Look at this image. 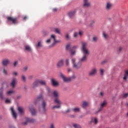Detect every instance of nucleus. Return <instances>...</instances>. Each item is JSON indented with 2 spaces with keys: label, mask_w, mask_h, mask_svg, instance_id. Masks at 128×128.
<instances>
[{
  "label": "nucleus",
  "mask_w": 128,
  "mask_h": 128,
  "mask_svg": "<svg viewBox=\"0 0 128 128\" xmlns=\"http://www.w3.org/2000/svg\"><path fill=\"white\" fill-rule=\"evenodd\" d=\"M82 47L81 50L82 52L83 56L80 58V61L76 62V58H72L71 59V62L72 64V66L74 70H80L82 68V62H86L88 60V56H90V50L88 48V43L86 42H82Z\"/></svg>",
  "instance_id": "1"
},
{
  "label": "nucleus",
  "mask_w": 128,
  "mask_h": 128,
  "mask_svg": "<svg viewBox=\"0 0 128 128\" xmlns=\"http://www.w3.org/2000/svg\"><path fill=\"white\" fill-rule=\"evenodd\" d=\"M46 42V44H50L51 42H52V44L50 46V48H52V46L60 42V40H56V36L54 34H52L50 38L48 39Z\"/></svg>",
  "instance_id": "2"
},
{
  "label": "nucleus",
  "mask_w": 128,
  "mask_h": 128,
  "mask_svg": "<svg viewBox=\"0 0 128 128\" xmlns=\"http://www.w3.org/2000/svg\"><path fill=\"white\" fill-rule=\"evenodd\" d=\"M78 46H74L72 47V48L70 47V44H68L66 46V49L68 50H70V54L72 56H74V54H76V50H76L78 48Z\"/></svg>",
  "instance_id": "3"
},
{
  "label": "nucleus",
  "mask_w": 128,
  "mask_h": 128,
  "mask_svg": "<svg viewBox=\"0 0 128 128\" xmlns=\"http://www.w3.org/2000/svg\"><path fill=\"white\" fill-rule=\"evenodd\" d=\"M54 102H55V104H56L58 105L53 106H52V110H54V108H60V105L62 103V101H60V97L56 98L54 99Z\"/></svg>",
  "instance_id": "4"
},
{
  "label": "nucleus",
  "mask_w": 128,
  "mask_h": 128,
  "mask_svg": "<svg viewBox=\"0 0 128 128\" xmlns=\"http://www.w3.org/2000/svg\"><path fill=\"white\" fill-rule=\"evenodd\" d=\"M46 102L44 100H43L41 104V106L39 108V110L41 114H46Z\"/></svg>",
  "instance_id": "5"
},
{
  "label": "nucleus",
  "mask_w": 128,
  "mask_h": 128,
  "mask_svg": "<svg viewBox=\"0 0 128 128\" xmlns=\"http://www.w3.org/2000/svg\"><path fill=\"white\" fill-rule=\"evenodd\" d=\"M98 73V70L96 68H92L88 72V76H94L96 74Z\"/></svg>",
  "instance_id": "6"
},
{
  "label": "nucleus",
  "mask_w": 128,
  "mask_h": 128,
  "mask_svg": "<svg viewBox=\"0 0 128 128\" xmlns=\"http://www.w3.org/2000/svg\"><path fill=\"white\" fill-rule=\"evenodd\" d=\"M60 76L62 78L64 82H70V77H66L62 73H60Z\"/></svg>",
  "instance_id": "7"
},
{
  "label": "nucleus",
  "mask_w": 128,
  "mask_h": 128,
  "mask_svg": "<svg viewBox=\"0 0 128 128\" xmlns=\"http://www.w3.org/2000/svg\"><path fill=\"white\" fill-rule=\"evenodd\" d=\"M30 122H32L34 124V122H36V120L30 118H26V121L23 122V124L26 126V124H28Z\"/></svg>",
  "instance_id": "8"
},
{
  "label": "nucleus",
  "mask_w": 128,
  "mask_h": 128,
  "mask_svg": "<svg viewBox=\"0 0 128 128\" xmlns=\"http://www.w3.org/2000/svg\"><path fill=\"white\" fill-rule=\"evenodd\" d=\"M105 8L106 10H110L112 8V4L110 2H108L106 4Z\"/></svg>",
  "instance_id": "9"
},
{
  "label": "nucleus",
  "mask_w": 128,
  "mask_h": 128,
  "mask_svg": "<svg viewBox=\"0 0 128 128\" xmlns=\"http://www.w3.org/2000/svg\"><path fill=\"white\" fill-rule=\"evenodd\" d=\"M7 20L9 22H12V24H16V18L8 16L7 18Z\"/></svg>",
  "instance_id": "10"
},
{
  "label": "nucleus",
  "mask_w": 128,
  "mask_h": 128,
  "mask_svg": "<svg viewBox=\"0 0 128 128\" xmlns=\"http://www.w3.org/2000/svg\"><path fill=\"white\" fill-rule=\"evenodd\" d=\"M84 8H90V3L88 2V0H84Z\"/></svg>",
  "instance_id": "11"
},
{
  "label": "nucleus",
  "mask_w": 128,
  "mask_h": 128,
  "mask_svg": "<svg viewBox=\"0 0 128 128\" xmlns=\"http://www.w3.org/2000/svg\"><path fill=\"white\" fill-rule=\"evenodd\" d=\"M51 84H52L53 86H58L59 84L58 82L54 78L51 79Z\"/></svg>",
  "instance_id": "12"
},
{
  "label": "nucleus",
  "mask_w": 128,
  "mask_h": 128,
  "mask_svg": "<svg viewBox=\"0 0 128 128\" xmlns=\"http://www.w3.org/2000/svg\"><path fill=\"white\" fill-rule=\"evenodd\" d=\"M43 99H44V96H42V94H40L39 96H38L34 102L35 104H38V102H40Z\"/></svg>",
  "instance_id": "13"
},
{
  "label": "nucleus",
  "mask_w": 128,
  "mask_h": 128,
  "mask_svg": "<svg viewBox=\"0 0 128 128\" xmlns=\"http://www.w3.org/2000/svg\"><path fill=\"white\" fill-rule=\"evenodd\" d=\"M38 80H35L32 85V88H38Z\"/></svg>",
  "instance_id": "14"
},
{
  "label": "nucleus",
  "mask_w": 128,
  "mask_h": 128,
  "mask_svg": "<svg viewBox=\"0 0 128 128\" xmlns=\"http://www.w3.org/2000/svg\"><path fill=\"white\" fill-rule=\"evenodd\" d=\"M2 64L4 66H8V65L10 64V60H8V59L4 60L2 62Z\"/></svg>",
  "instance_id": "15"
},
{
  "label": "nucleus",
  "mask_w": 128,
  "mask_h": 128,
  "mask_svg": "<svg viewBox=\"0 0 128 128\" xmlns=\"http://www.w3.org/2000/svg\"><path fill=\"white\" fill-rule=\"evenodd\" d=\"M88 106H90V102H88L84 101L82 102V108H86Z\"/></svg>",
  "instance_id": "16"
},
{
  "label": "nucleus",
  "mask_w": 128,
  "mask_h": 128,
  "mask_svg": "<svg viewBox=\"0 0 128 128\" xmlns=\"http://www.w3.org/2000/svg\"><path fill=\"white\" fill-rule=\"evenodd\" d=\"M30 110L31 112V114L32 116H34L36 114V109L32 106H30L29 107Z\"/></svg>",
  "instance_id": "17"
},
{
  "label": "nucleus",
  "mask_w": 128,
  "mask_h": 128,
  "mask_svg": "<svg viewBox=\"0 0 128 128\" xmlns=\"http://www.w3.org/2000/svg\"><path fill=\"white\" fill-rule=\"evenodd\" d=\"M58 68H62L64 66V60L62 59L60 60L56 64Z\"/></svg>",
  "instance_id": "18"
},
{
  "label": "nucleus",
  "mask_w": 128,
  "mask_h": 128,
  "mask_svg": "<svg viewBox=\"0 0 128 128\" xmlns=\"http://www.w3.org/2000/svg\"><path fill=\"white\" fill-rule=\"evenodd\" d=\"M106 106V102H104L103 103H102L100 105V108L98 110V112H102V109L104 108V106Z\"/></svg>",
  "instance_id": "19"
},
{
  "label": "nucleus",
  "mask_w": 128,
  "mask_h": 128,
  "mask_svg": "<svg viewBox=\"0 0 128 128\" xmlns=\"http://www.w3.org/2000/svg\"><path fill=\"white\" fill-rule=\"evenodd\" d=\"M16 78H13L10 86H12V88H14V86H16Z\"/></svg>",
  "instance_id": "20"
},
{
  "label": "nucleus",
  "mask_w": 128,
  "mask_h": 128,
  "mask_svg": "<svg viewBox=\"0 0 128 128\" xmlns=\"http://www.w3.org/2000/svg\"><path fill=\"white\" fill-rule=\"evenodd\" d=\"M0 72H3L4 74L8 76V70L4 68V67H2L0 68Z\"/></svg>",
  "instance_id": "21"
},
{
  "label": "nucleus",
  "mask_w": 128,
  "mask_h": 128,
  "mask_svg": "<svg viewBox=\"0 0 128 128\" xmlns=\"http://www.w3.org/2000/svg\"><path fill=\"white\" fill-rule=\"evenodd\" d=\"M52 94L54 96V98H60V92H58V91L55 90L54 91Z\"/></svg>",
  "instance_id": "22"
},
{
  "label": "nucleus",
  "mask_w": 128,
  "mask_h": 128,
  "mask_svg": "<svg viewBox=\"0 0 128 128\" xmlns=\"http://www.w3.org/2000/svg\"><path fill=\"white\" fill-rule=\"evenodd\" d=\"M38 82L41 86H46V82L44 80H38Z\"/></svg>",
  "instance_id": "23"
},
{
  "label": "nucleus",
  "mask_w": 128,
  "mask_h": 128,
  "mask_svg": "<svg viewBox=\"0 0 128 128\" xmlns=\"http://www.w3.org/2000/svg\"><path fill=\"white\" fill-rule=\"evenodd\" d=\"M76 10L70 12L68 14V16L70 18H73V16H76Z\"/></svg>",
  "instance_id": "24"
},
{
  "label": "nucleus",
  "mask_w": 128,
  "mask_h": 128,
  "mask_svg": "<svg viewBox=\"0 0 128 128\" xmlns=\"http://www.w3.org/2000/svg\"><path fill=\"white\" fill-rule=\"evenodd\" d=\"M10 110H11V112H12L13 118H14L16 119V112L14 110L13 108H11Z\"/></svg>",
  "instance_id": "25"
},
{
  "label": "nucleus",
  "mask_w": 128,
  "mask_h": 128,
  "mask_svg": "<svg viewBox=\"0 0 128 128\" xmlns=\"http://www.w3.org/2000/svg\"><path fill=\"white\" fill-rule=\"evenodd\" d=\"M18 112L20 114H24V108H22V107H18Z\"/></svg>",
  "instance_id": "26"
},
{
  "label": "nucleus",
  "mask_w": 128,
  "mask_h": 128,
  "mask_svg": "<svg viewBox=\"0 0 128 128\" xmlns=\"http://www.w3.org/2000/svg\"><path fill=\"white\" fill-rule=\"evenodd\" d=\"M128 76V70H126L125 71V74H124V76L123 78V79L124 80H126Z\"/></svg>",
  "instance_id": "27"
},
{
  "label": "nucleus",
  "mask_w": 128,
  "mask_h": 128,
  "mask_svg": "<svg viewBox=\"0 0 128 128\" xmlns=\"http://www.w3.org/2000/svg\"><path fill=\"white\" fill-rule=\"evenodd\" d=\"M2 92H4V88H0V98L2 100H4V95L2 94Z\"/></svg>",
  "instance_id": "28"
},
{
  "label": "nucleus",
  "mask_w": 128,
  "mask_h": 128,
  "mask_svg": "<svg viewBox=\"0 0 128 128\" xmlns=\"http://www.w3.org/2000/svg\"><path fill=\"white\" fill-rule=\"evenodd\" d=\"M42 42L38 41V44H36V48H42Z\"/></svg>",
  "instance_id": "29"
},
{
  "label": "nucleus",
  "mask_w": 128,
  "mask_h": 128,
  "mask_svg": "<svg viewBox=\"0 0 128 128\" xmlns=\"http://www.w3.org/2000/svg\"><path fill=\"white\" fill-rule=\"evenodd\" d=\"M72 112H78L80 110V109L78 108H76L72 109Z\"/></svg>",
  "instance_id": "30"
},
{
  "label": "nucleus",
  "mask_w": 128,
  "mask_h": 128,
  "mask_svg": "<svg viewBox=\"0 0 128 128\" xmlns=\"http://www.w3.org/2000/svg\"><path fill=\"white\" fill-rule=\"evenodd\" d=\"M54 32H56V34H60V30L58 28H55L54 29Z\"/></svg>",
  "instance_id": "31"
},
{
  "label": "nucleus",
  "mask_w": 128,
  "mask_h": 128,
  "mask_svg": "<svg viewBox=\"0 0 128 128\" xmlns=\"http://www.w3.org/2000/svg\"><path fill=\"white\" fill-rule=\"evenodd\" d=\"M21 79H22V82H26V78L24 75H22L21 76Z\"/></svg>",
  "instance_id": "32"
},
{
  "label": "nucleus",
  "mask_w": 128,
  "mask_h": 128,
  "mask_svg": "<svg viewBox=\"0 0 128 128\" xmlns=\"http://www.w3.org/2000/svg\"><path fill=\"white\" fill-rule=\"evenodd\" d=\"M14 93V90H9L6 92L7 96H10L11 94H12Z\"/></svg>",
  "instance_id": "33"
},
{
  "label": "nucleus",
  "mask_w": 128,
  "mask_h": 128,
  "mask_svg": "<svg viewBox=\"0 0 128 128\" xmlns=\"http://www.w3.org/2000/svg\"><path fill=\"white\" fill-rule=\"evenodd\" d=\"M25 48H26V50H27L28 52H32V48L28 46H25Z\"/></svg>",
  "instance_id": "34"
},
{
  "label": "nucleus",
  "mask_w": 128,
  "mask_h": 128,
  "mask_svg": "<svg viewBox=\"0 0 128 128\" xmlns=\"http://www.w3.org/2000/svg\"><path fill=\"white\" fill-rule=\"evenodd\" d=\"M98 36H94L92 38V42H98Z\"/></svg>",
  "instance_id": "35"
},
{
  "label": "nucleus",
  "mask_w": 128,
  "mask_h": 128,
  "mask_svg": "<svg viewBox=\"0 0 128 128\" xmlns=\"http://www.w3.org/2000/svg\"><path fill=\"white\" fill-rule=\"evenodd\" d=\"M73 126L74 128H82L80 126V124H73Z\"/></svg>",
  "instance_id": "36"
},
{
  "label": "nucleus",
  "mask_w": 128,
  "mask_h": 128,
  "mask_svg": "<svg viewBox=\"0 0 128 128\" xmlns=\"http://www.w3.org/2000/svg\"><path fill=\"white\" fill-rule=\"evenodd\" d=\"M66 65L67 66H70V59H66Z\"/></svg>",
  "instance_id": "37"
},
{
  "label": "nucleus",
  "mask_w": 128,
  "mask_h": 128,
  "mask_svg": "<svg viewBox=\"0 0 128 128\" xmlns=\"http://www.w3.org/2000/svg\"><path fill=\"white\" fill-rule=\"evenodd\" d=\"M70 78V82H72V80H76V76L73 75L70 77H69Z\"/></svg>",
  "instance_id": "38"
},
{
  "label": "nucleus",
  "mask_w": 128,
  "mask_h": 128,
  "mask_svg": "<svg viewBox=\"0 0 128 128\" xmlns=\"http://www.w3.org/2000/svg\"><path fill=\"white\" fill-rule=\"evenodd\" d=\"M78 32H74L73 34L74 38H78Z\"/></svg>",
  "instance_id": "39"
},
{
  "label": "nucleus",
  "mask_w": 128,
  "mask_h": 128,
  "mask_svg": "<svg viewBox=\"0 0 128 128\" xmlns=\"http://www.w3.org/2000/svg\"><path fill=\"white\" fill-rule=\"evenodd\" d=\"M12 74L14 76H18V72H12Z\"/></svg>",
  "instance_id": "40"
},
{
  "label": "nucleus",
  "mask_w": 128,
  "mask_h": 128,
  "mask_svg": "<svg viewBox=\"0 0 128 128\" xmlns=\"http://www.w3.org/2000/svg\"><path fill=\"white\" fill-rule=\"evenodd\" d=\"M104 69H100V74L101 76H104Z\"/></svg>",
  "instance_id": "41"
},
{
  "label": "nucleus",
  "mask_w": 128,
  "mask_h": 128,
  "mask_svg": "<svg viewBox=\"0 0 128 128\" xmlns=\"http://www.w3.org/2000/svg\"><path fill=\"white\" fill-rule=\"evenodd\" d=\"M103 36L104 38H108V35L106 34V32H103Z\"/></svg>",
  "instance_id": "42"
},
{
  "label": "nucleus",
  "mask_w": 128,
  "mask_h": 128,
  "mask_svg": "<svg viewBox=\"0 0 128 128\" xmlns=\"http://www.w3.org/2000/svg\"><path fill=\"white\" fill-rule=\"evenodd\" d=\"M127 96H128V93L125 94L123 95L124 98H126Z\"/></svg>",
  "instance_id": "43"
},
{
  "label": "nucleus",
  "mask_w": 128,
  "mask_h": 128,
  "mask_svg": "<svg viewBox=\"0 0 128 128\" xmlns=\"http://www.w3.org/2000/svg\"><path fill=\"white\" fill-rule=\"evenodd\" d=\"M49 128H54V124L52 123L50 124V126Z\"/></svg>",
  "instance_id": "44"
},
{
  "label": "nucleus",
  "mask_w": 128,
  "mask_h": 128,
  "mask_svg": "<svg viewBox=\"0 0 128 128\" xmlns=\"http://www.w3.org/2000/svg\"><path fill=\"white\" fill-rule=\"evenodd\" d=\"M5 102L6 104H10V100H8V99H6L5 101Z\"/></svg>",
  "instance_id": "45"
},
{
  "label": "nucleus",
  "mask_w": 128,
  "mask_h": 128,
  "mask_svg": "<svg viewBox=\"0 0 128 128\" xmlns=\"http://www.w3.org/2000/svg\"><path fill=\"white\" fill-rule=\"evenodd\" d=\"M93 122L95 124H96L98 123V118H95Z\"/></svg>",
  "instance_id": "46"
},
{
  "label": "nucleus",
  "mask_w": 128,
  "mask_h": 128,
  "mask_svg": "<svg viewBox=\"0 0 128 128\" xmlns=\"http://www.w3.org/2000/svg\"><path fill=\"white\" fill-rule=\"evenodd\" d=\"M46 90L48 92V94L50 92V88L48 87L46 88Z\"/></svg>",
  "instance_id": "47"
},
{
  "label": "nucleus",
  "mask_w": 128,
  "mask_h": 128,
  "mask_svg": "<svg viewBox=\"0 0 128 128\" xmlns=\"http://www.w3.org/2000/svg\"><path fill=\"white\" fill-rule=\"evenodd\" d=\"M66 40H70V34H66Z\"/></svg>",
  "instance_id": "48"
},
{
  "label": "nucleus",
  "mask_w": 128,
  "mask_h": 128,
  "mask_svg": "<svg viewBox=\"0 0 128 128\" xmlns=\"http://www.w3.org/2000/svg\"><path fill=\"white\" fill-rule=\"evenodd\" d=\"M18 61H15L14 64V66H18Z\"/></svg>",
  "instance_id": "49"
},
{
  "label": "nucleus",
  "mask_w": 128,
  "mask_h": 128,
  "mask_svg": "<svg viewBox=\"0 0 128 128\" xmlns=\"http://www.w3.org/2000/svg\"><path fill=\"white\" fill-rule=\"evenodd\" d=\"M104 92H100V96H104Z\"/></svg>",
  "instance_id": "50"
},
{
  "label": "nucleus",
  "mask_w": 128,
  "mask_h": 128,
  "mask_svg": "<svg viewBox=\"0 0 128 128\" xmlns=\"http://www.w3.org/2000/svg\"><path fill=\"white\" fill-rule=\"evenodd\" d=\"M52 10H53L54 12H58V8H53Z\"/></svg>",
  "instance_id": "51"
},
{
  "label": "nucleus",
  "mask_w": 128,
  "mask_h": 128,
  "mask_svg": "<svg viewBox=\"0 0 128 128\" xmlns=\"http://www.w3.org/2000/svg\"><path fill=\"white\" fill-rule=\"evenodd\" d=\"M34 76H28L29 80H32Z\"/></svg>",
  "instance_id": "52"
},
{
  "label": "nucleus",
  "mask_w": 128,
  "mask_h": 128,
  "mask_svg": "<svg viewBox=\"0 0 128 128\" xmlns=\"http://www.w3.org/2000/svg\"><path fill=\"white\" fill-rule=\"evenodd\" d=\"M66 114L68 113V112H70V109H68L66 111Z\"/></svg>",
  "instance_id": "53"
},
{
  "label": "nucleus",
  "mask_w": 128,
  "mask_h": 128,
  "mask_svg": "<svg viewBox=\"0 0 128 128\" xmlns=\"http://www.w3.org/2000/svg\"><path fill=\"white\" fill-rule=\"evenodd\" d=\"M122 48L120 47L118 48V52H122Z\"/></svg>",
  "instance_id": "54"
},
{
  "label": "nucleus",
  "mask_w": 128,
  "mask_h": 128,
  "mask_svg": "<svg viewBox=\"0 0 128 128\" xmlns=\"http://www.w3.org/2000/svg\"><path fill=\"white\" fill-rule=\"evenodd\" d=\"M79 36H82V32H79Z\"/></svg>",
  "instance_id": "55"
},
{
  "label": "nucleus",
  "mask_w": 128,
  "mask_h": 128,
  "mask_svg": "<svg viewBox=\"0 0 128 128\" xmlns=\"http://www.w3.org/2000/svg\"><path fill=\"white\" fill-rule=\"evenodd\" d=\"M24 70H28V67L24 68Z\"/></svg>",
  "instance_id": "56"
},
{
  "label": "nucleus",
  "mask_w": 128,
  "mask_h": 128,
  "mask_svg": "<svg viewBox=\"0 0 128 128\" xmlns=\"http://www.w3.org/2000/svg\"><path fill=\"white\" fill-rule=\"evenodd\" d=\"M68 72H72V70H70V68H68Z\"/></svg>",
  "instance_id": "57"
},
{
  "label": "nucleus",
  "mask_w": 128,
  "mask_h": 128,
  "mask_svg": "<svg viewBox=\"0 0 128 128\" xmlns=\"http://www.w3.org/2000/svg\"><path fill=\"white\" fill-rule=\"evenodd\" d=\"M26 18H28V17H26V16H24V20H26Z\"/></svg>",
  "instance_id": "58"
},
{
  "label": "nucleus",
  "mask_w": 128,
  "mask_h": 128,
  "mask_svg": "<svg viewBox=\"0 0 128 128\" xmlns=\"http://www.w3.org/2000/svg\"><path fill=\"white\" fill-rule=\"evenodd\" d=\"M104 62H106V60L104 61V62H102V64H104Z\"/></svg>",
  "instance_id": "59"
},
{
  "label": "nucleus",
  "mask_w": 128,
  "mask_h": 128,
  "mask_svg": "<svg viewBox=\"0 0 128 128\" xmlns=\"http://www.w3.org/2000/svg\"><path fill=\"white\" fill-rule=\"evenodd\" d=\"M10 128H14V126H12Z\"/></svg>",
  "instance_id": "60"
},
{
  "label": "nucleus",
  "mask_w": 128,
  "mask_h": 128,
  "mask_svg": "<svg viewBox=\"0 0 128 128\" xmlns=\"http://www.w3.org/2000/svg\"><path fill=\"white\" fill-rule=\"evenodd\" d=\"M127 116H128V112L127 113Z\"/></svg>",
  "instance_id": "61"
},
{
  "label": "nucleus",
  "mask_w": 128,
  "mask_h": 128,
  "mask_svg": "<svg viewBox=\"0 0 128 128\" xmlns=\"http://www.w3.org/2000/svg\"><path fill=\"white\" fill-rule=\"evenodd\" d=\"M127 106H128V103L127 104Z\"/></svg>",
  "instance_id": "62"
}]
</instances>
